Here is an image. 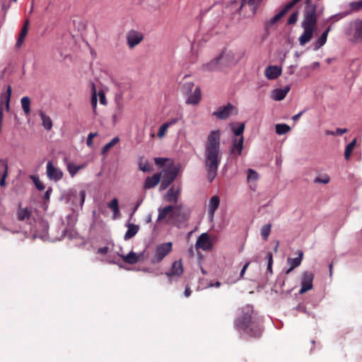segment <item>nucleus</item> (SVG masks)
Listing matches in <instances>:
<instances>
[{"label":"nucleus","mask_w":362,"mask_h":362,"mask_svg":"<svg viewBox=\"0 0 362 362\" xmlns=\"http://www.w3.org/2000/svg\"><path fill=\"white\" fill-rule=\"evenodd\" d=\"M119 142V138L118 136L114 137L110 142L107 143L101 149L102 154H106L111 148L115 146Z\"/></svg>","instance_id":"36"},{"label":"nucleus","mask_w":362,"mask_h":362,"mask_svg":"<svg viewBox=\"0 0 362 362\" xmlns=\"http://www.w3.org/2000/svg\"><path fill=\"white\" fill-rule=\"evenodd\" d=\"M172 249L173 244L171 242L158 245L156 247L154 254L151 258V262L152 264L160 262L172 251Z\"/></svg>","instance_id":"4"},{"label":"nucleus","mask_w":362,"mask_h":362,"mask_svg":"<svg viewBox=\"0 0 362 362\" xmlns=\"http://www.w3.org/2000/svg\"><path fill=\"white\" fill-rule=\"evenodd\" d=\"M52 192V187H49L47 190L46 191L45 195H44V199L49 200L50 197V194Z\"/></svg>","instance_id":"55"},{"label":"nucleus","mask_w":362,"mask_h":362,"mask_svg":"<svg viewBox=\"0 0 362 362\" xmlns=\"http://www.w3.org/2000/svg\"><path fill=\"white\" fill-rule=\"evenodd\" d=\"M91 106L93 107V110L95 115L97 114L96 112V108H97V103H98V97H97V92L95 87V85L93 84L92 86V95H91Z\"/></svg>","instance_id":"38"},{"label":"nucleus","mask_w":362,"mask_h":362,"mask_svg":"<svg viewBox=\"0 0 362 362\" xmlns=\"http://www.w3.org/2000/svg\"><path fill=\"white\" fill-rule=\"evenodd\" d=\"M11 93H12L11 87V86H8L7 87L6 93L3 96L7 111L9 110V104H10V100H11Z\"/></svg>","instance_id":"43"},{"label":"nucleus","mask_w":362,"mask_h":362,"mask_svg":"<svg viewBox=\"0 0 362 362\" xmlns=\"http://www.w3.org/2000/svg\"><path fill=\"white\" fill-rule=\"evenodd\" d=\"M300 0H292L288 3L284 8L269 21L265 23V26L269 28L276 23L291 8H292Z\"/></svg>","instance_id":"7"},{"label":"nucleus","mask_w":362,"mask_h":362,"mask_svg":"<svg viewBox=\"0 0 362 362\" xmlns=\"http://www.w3.org/2000/svg\"><path fill=\"white\" fill-rule=\"evenodd\" d=\"M86 166L85 164L81 165H76L74 163L69 162L66 165L67 170L70 174L71 177H74L77 173L81 169L84 168Z\"/></svg>","instance_id":"30"},{"label":"nucleus","mask_w":362,"mask_h":362,"mask_svg":"<svg viewBox=\"0 0 362 362\" xmlns=\"http://www.w3.org/2000/svg\"><path fill=\"white\" fill-rule=\"evenodd\" d=\"M193 86V83H187L185 84V87L187 88L189 90H191Z\"/></svg>","instance_id":"62"},{"label":"nucleus","mask_w":362,"mask_h":362,"mask_svg":"<svg viewBox=\"0 0 362 362\" xmlns=\"http://www.w3.org/2000/svg\"><path fill=\"white\" fill-rule=\"evenodd\" d=\"M107 206L112 210L115 216L119 214L117 199L114 198L110 202L107 204Z\"/></svg>","instance_id":"39"},{"label":"nucleus","mask_w":362,"mask_h":362,"mask_svg":"<svg viewBox=\"0 0 362 362\" xmlns=\"http://www.w3.org/2000/svg\"><path fill=\"white\" fill-rule=\"evenodd\" d=\"M98 96H99L100 103L102 105H105L107 104V100H106V98H105V94L101 90V91H100L98 93Z\"/></svg>","instance_id":"53"},{"label":"nucleus","mask_w":362,"mask_h":362,"mask_svg":"<svg viewBox=\"0 0 362 362\" xmlns=\"http://www.w3.org/2000/svg\"><path fill=\"white\" fill-rule=\"evenodd\" d=\"M177 175V172L176 170L165 171L160 185V190H164L167 189L170 185L175 180Z\"/></svg>","instance_id":"10"},{"label":"nucleus","mask_w":362,"mask_h":362,"mask_svg":"<svg viewBox=\"0 0 362 362\" xmlns=\"http://www.w3.org/2000/svg\"><path fill=\"white\" fill-rule=\"evenodd\" d=\"M290 90V86H286L284 88H276L271 93V98L276 101H280L285 98Z\"/></svg>","instance_id":"23"},{"label":"nucleus","mask_w":362,"mask_h":362,"mask_svg":"<svg viewBox=\"0 0 362 362\" xmlns=\"http://www.w3.org/2000/svg\"><path fill=\"white\" fill-rule=\"evenodd\" d=\"M139 169L143 172H149L151 170V167L147 161H146L144 163L140 162Z\"/></svg>","instance_id":"50"},{"label":"nucleus","mask_w":362,"mask_h":362,"mask_svg":"<svg viewBox=\"0 0 362 362\" xmlns=\"http://www.w3.org/2000/svg\"><path fill=\"white\" fill-rule=\"evenodd\" d=\"M139 226L134 224H129L128 230L124 235V239L128 240L134 237L139 231Z\"/></svg>","instance_id":"33"},{"label":"nucleus","mask_w":362,"mask_h":362,"mask_svg":"<svg viewBox=\"0 0 362 362\" xmlns=\"http://www.w3.org/2000/svg\"><path fill=\"white\" fill-rule=\"evenodd\" d=\"M160 173H155L151 177H147L144 183V189H151L156 187L160 181Z\"/></svg>","instance_id":"24"},{"label":"nucleus","mask_w":362,"mask_h":362,"mask_svg":"<svg viewBox=\"0 0 362 362\" xmlns=\"http://www.w3.org/2000/svg\"><path fill=\"white\" fill-rule=\"evenodd\" d=\"M218 57L221 64H222L223 70L225 68L235 65L239 61V58L236 57L235 53L230 50L223 51Z\"/></svg>","instance_id":"5"},{"label":"nucleus","mask_w":362,"mask_h":362,"mask_svg":"<svg viewBox=\"0 0 362 362\" xmlns=\"http://www.w3.org/2000/svg\"><path fill=\"white\" fill-rule=\"evenodd\" d=\"M178 121H179V119L176 117V118H171L169 120H168L166 122L163 123L160 127V128L158 129L157 136L159 139L163 138L165 136L168 129L170 127L176 124L178 122Z\"/></svg>","instance_id":"21"},{"label":"nucleus","mask_w":362,"mask_h":362,"mask_svg":"<svg viewBox=\"0 0 362 362\" xmlns=\"http://www.w3.org/2000/svg\"><path fill=\"white\" fill-rule=\"evenodd\" d=\"M192 291L189 286H187L185 291V296L189 297L191 295Z\"/></svg>","instance_id":"61"},{"label":"nucleus","mask_w":362,"mask_h":362,"mask_svg":"<svg viewBox=\"0 0 362 362\" xmlns=\"http://www.w3.org/2000/svg\"><path fill=\"white\" fill-rule=\"evenodd\" d=\"M243 136L232 140L231 146L230 148V152L232 155L236 156L241 155L243 148Z\"/></svg>","instance_id":"12"},{"label":"nucleus","mask_w":362,"mask_h":362,"mask_svg":"<svg viewBox=\"0 0 362 362\" xmlns=\"http://www.w3.org/2000/svg\"><path fill=\"white\" fill-rule=\"evenodd\" d=\"M322 12V9L318 10L317 6L313 0H305L303 19L301 23L303 33L298 39L301 46L306 45L313 38V34L317 29V18Z\"/></svg>","instance_id":"2"},{"label":"nucleus","mask_w":362,"mask_h":362,"mask_svg":"<svg viewBox=\"0 0 362 362\" xmlns=\"http://www.w3.org/2000/svg\"><path fill=\"white\" fill-rule=\"evenodd\" d=\"M281 74V69L278 66H269L265 69L264 75L269 80H274Z\"/></svg>","instance_id":"22"},{"label":"nucleus","mask_w":362,"mask_h":362,"mask_svg":"<svg viewBox=\"0 0 362 362\" xmlns=\"http://www.w3.org/2000/svg\"><path fill=\"white\" fill-rule=\"evenodd\" d=\"M244 129H245L244 124H241L240 127H238V128L234 129V131H233L234 134L238 136H240V137L243 136V133L244 132Z\"/></svg>","instance_id":"49"},{"label":"nucleus","mask_w":362,"mask_h":362,"mask_svg":"<svg viewBox=\"0 0 362 362\" xmlns=\"http://www.w3.org/2000/svg\"><path fill=\"white\" fill-rule=\"evenodd\" d=\"M181 192V187L173 185L168 191L165 199L169 202L177 203L178 197Z\"/></svg>","instance_id":"13"},{"label":"nucleus","mask_w":362,"mask_h":362,"mask_svg":"<svg viewBox=\"0 0 362 362\" xmlns=\"http://www.w3.org/2000/svg\"><path fill=\"white\" fill-rule=\"evenodd\" d=\"M272 228V224L267 223L261 228V235L264 240H267Z\"/></svg>","instance_id":"41"},{"label":"nucleus","mask_w":362,"mask_h":362,"mask_svg":"<svg viewBox=\"0 0 362 362\" xmlns=\"http://www.w3.org/2000/svg\"><path fill=\"white\" fill-rule=\"evenodd\" d=\"M314 279V274L312 272H304L301 277V288L299 291L300 294L305 293V292L313 288V281Z\"/></svg>","instance_id":"9"},{"label":"nucleus","mask_w":362,"mask_h":362,"mask_svg":"<svg viewBox=\"0 0 362 362\" xmlns=\"http://www.w3.org/2000/svg\"><path fill=\"white\" fill-rule=\"evenodd\" d=\"M184 272L182 261H175L173 262L171 269L165 272V275L170 279L173 276H180Z\"/></svg>","instance_id":"14"},{"label":"nucleus","mask_w":362,"mask_h":362,"mask_svg":"<svg viewBox=\"0 0 362 362\" xmlns=\"http://www.w3.org/2000/svg\"><path fill=\"white\" fill-rule=\"evenodd\" d=\"M356 144V139H354L351 142H350L345 148L344 151V158L348 160L350 158V156L354 151Z\"/></svg>","instance_id":"37"},{"label":"nucleus","mask_w":362,"mask_h":362,"mask_svg":"<svg viewBox=\"0 0 362 362\" xmlns=\"http://www.w3.org/2000/svg\"><path fill=\"white\" fill-rule=\"evenodd\" d=\"M247 182H252V181H257L259 179L258 173L252 170V169H248L247 171Z\"/></svg>","instance_id":"44"},{"label":"nucleus","mask_w":362,"mask_h":362,"mask_svg":"<svg viewBox=\"0 0 362 362\" xmlns=\"http://www.w3.org/2000/svg\"><path fill=\"white\" fill-rule=\"evenodd\" d=\"M233 110H235V107L228 103L226 106L220 107L213 115L219 119H226L232 114Z\"/></svg>","instance_id":"11"},{"label":"nucleus","mask_w":362,"mask_h":362,"mask_svg":"<svg viewBox=\"0 0 362 362\" xmlns=\"http://www.w3.org/2000/svg\"><path fill=\"white\" fill-rule=\"evenodd\" d=\"M107 252H108V248L107 247H100L98 250V253H99L100 255H105L107 253Z\"/></svg>","instance_id":"57"},{"label":"nucleus","mask_w":362,"mask_h":362,"mask_svg":"<svg viewBox=\"0 0 362 362\" xmlns=\"http://www.w3.org/2000/svg\"><path fill=\"white\" fill-rule=\"evenodd\" d=\"M252 310L247 308V311L243 313L235 321V327L237 329L243 331L250 337L259 338L263 329L259 320L252 317Z\"/></svg>","instance_id":"3"},{"label":"nucleus","mask_w":362,"mask_h":362,"mask_svg":"<svg viewBox=\"0 0 362 362\" xmlns=\"http://www.w3.org/2000/svg\"><path fill=\"white\" fill-rule=\"evenodd\" d=\"M126 38L128 47L133 49L144 40V35L138 30H130L127 33Z\"/></svg>","instance_id":"8"},{"label":"nucleus","mask_w":362,"mask_h":362,"mask_svg":"<svg viewBox=\"0 0 362 362\" xmlns=\"http://www.w3.org/2000/svg\"><path fill=\"white\" fill-rule=\"evenodd\" d=\"M28 25H29V21L26 20L19 35V37L18 38L16 45L20 46L22 42L24 40V38L25 37L28 30Z\"/></svg>","instance_id":"32"},{"label":"nucleus","mask_w":362,"mask_h":362,"mask_svg":"<svg viewBox=\"0 0 362 362\" xmlns=\"http://www.w3.org/2000/svg\"><path fill=\"white\" fill-rule=\"evenodd\" d=\"M298 257H288L287 259V264L289 266V268L286 271V274H288L291 271H293L295 268L298 267L300 264L303 257V252L300 250H298Z\"/></svg>","instance_id":"19"},{"label":"nucleus","mask_w":362,"mask_h":362,"mask_svg":"<svg viewBox=\"0 0 362 362\" xmlns=\"http://www.w3.org/2000/svg\"><path fill=\"white\" fill-rule=\"evenodd\" d=\"M202 98L201 90L199 87H197L193 93L188 97L186 103L189 105H197Z\"/></svg>","instance_id":"28"},{"label":"nucleus","mask_w":362,"mask_h":362,"mask_svg":"<svg viewBox=\"0 0 362 362\" xmlns=\"http://www.w3.org/2000/svg\"><path fill=\"white\" fill-rule=\"evenodd\" d=\"M211 247V244L209 240V237L207 233L201 234L197 238L196 243V248L197 249H202L204 250H210Z\"/></svg>","instance_id":"16"},{"label":"nucleus","mask_w":362,"mask_h":362,"mask_svg":"<svg viewBox=\"0 0 362 362\" xmlns=\"http://www.w3.org/2000/svg\"><path fill=\"white\" fill-rule=\"evenodd\" d=\"M32 179L33 180L35 187L38 190L42 191L45 188L44 184L40 180V179L37 177L33 176Z\"/></svg>","instance_id":"45"},{"label":"nucleus","mask_w":362,"mask_h":362,"mask_svg":"<svg viewBox=\"0 0 362 362\" xmlns=\"http://www.w3.org/2000/svg\"><path fill=\"white\" fill-rule=\"evenodd\" d=\"M97 136V133L90 132L87 137L86 144L89 147L93 146V139Z\"/></svg>","instance_id":"51"},{"label":"nucleus","mask_w":362,"mask_h":362,"mask_svg":"<svg viewBox=\"0 0 362 362\" xmlns=\"http://www.w3.org/2000/svg\"><path fill=\"white\" fill-rule=\"evenodd\" d=\"M350 6L352 9L359 11L362 8V0L351 3Z\"/></svg>","instance_id":"48"},{"label":"nucleus","mask_w":362,"mask_h":362,"mask_svg":"<svg viewBox=\"0 0 362 362\" xmlns=\"http://www.w3.org/2000/svg\"><path fill=\"white\" fill-rule=\"evenodd\" d=\"M202 70L205 71H222V64H221L218 57H216L211 62L203 64Z\"/></svg>","instance_id":"20"},{"label":"nucleus","mask_w":362,"mask_h":362,"mask_svg":"<svg viewBox=\"0 0 362 362\" xmlns=\"http://www.w3.org/2000/svg\"><path fill=\"white\" fill-rule=\"evenodd\" d=\"M315 182H320V183H323V184H327L329 182V177H327L326 178L323 179V180H321L320 178H316L315 179Z\"/></svg>","instance_id":"58"},{"label":"nucleus","mask_w":362,"mask_h":362,"mask_svg":"<svg viewBox=\"0 0 362 362\" xmlns=\"http://www.w3.org/2000/svg\"><path fill=\"white\" fill-rule=\"evenodd\" d=\"M204 156L206 178L209 182H212L217 176L218 168L222 160L219 130H213L209 134L204 146Z\"/></svg>","instance_id":"1"},{"label":"nucleus","mask_w":362,"mask_h":362,"mask_svg":"<svg viewBox=\"0 0 362 362\" xmlns=\"http://www.w3.org/2000/svg\"><path fill=\"white\" fill-rule=\"evenodd\" d=\"M22 109L25 115L30 113V100L28 96L23 97L21 100Z\"/></svg>","instance_id":"35"},{"label":"nucleus","mask_w":362,"mask_h":362,"mask_svg":"<svg viewBox=\"0 0 362 362\" xmlns=\"http://www.w3.org/2000/svg\"><path fill=\"white\" fill-rule=\"evenodd\" d=\"M8 176V165L5 160L0 159V186L5 187Z\"/></svg>","instance_id":"25"},{"label":"nucleus","mask_w":362,"mask_h":362,"mask_svg":"<svg viewBox=\"0 0 362 362\" xmlns=\"http://www.w3.org/2000/svg\"><path fill=\"white\" fill-rule=\"evenodd\" d=\"M249 264H250V262H247V263L243 266V269H242V270H241V272H240V278H243V276H244V274H245V271H246V269H247V267H248Z\"/></svg>","instance_id":"59"},{"label":"nucleus","mask_w":362,"mask_h":362,"mask_svg":"<svg viewBox=\"0 0 362 362\" xmlns=\"http://www.w3.org/2000/svg\"><path fill=\"white\" fill-rule=\"evenodd\" d=\"M79 197L81 198V204L83 205L86 198V192L84 190H81L79 192Z\"/></svg>","instance_id":"56"},{"label":"nucleus","mask_w":362,"mask_h":362,"mask_svg":"<svg viewBox=\"0 0 362 362\" xmlns=\"http://www.w3.org/2000/svg\"><path fill=\"white\" fill-rule=\"evenodd\" d=\"M272 264H273V262H270L268 263L267 264V272H269V273H272Z\"/></svg>","instance_id":"64"},{"label":"nucleus","mask_w":362,"mask_h":362,"mask_svg":"<svg viewBox=\"0 0 362 362\" xmlns=\"http://www.w3.org/2000/svg\"><path fill=\"white\" fill-rule=\"evenodd\" d=\"M266 258L268 261V263L270 264V262H273V255L271 252H268L267 253V256H266Z\"/></svg>","instance_id":"60"},{"label":"nucleus","mask_w":362,"mask_h":362,"mask_svg":"<svg viewBox=\"0 0 362 362\" xmlns=\"http://www.w3.org/2000/svg\"><path fill=\"white\" fill-rule=\"evenodd\" d=\"M31 216V211L28 208L19 207L17 211V217L19 221H24L30 218Z\"/></svg>","instance_id":"31"},{"label":"nucleus","mask_w":362,"mask_h":362,"mask_svg":"<svg viewBox=\"0 0 362 362\" xmlns=\"http://www.w3.org/2000/svg\"><path fill=\"white\" fill-rule=\"evenodd\" d=\"M167 160H168V159L165 158H154L155 163L160 166H163V165H165Z\"/></svg>","instance_id":"52"},{"label":"nucleus","mask_w":362,"mask_h":362,"mask_svg":"<svg viewBox=\"0 0 362 362\" xmlns=\"http://www.w3.org/2000/svg\"><path fill=\"white\" fill-rule=\"evenodd\" d=\"M219 204L220 199L218 196L214 195L211 198L209 204V216L211 218H214L215 211L218 208Z\"/></svg>","instance_id":"27"},{"label":"nucleus","mask_w":362,"mask_h":362,"mask_svg":"<svg viewBox=\"0 0 362 362\" xmlns=\"http://www.w3.org/2000/svg\"><path fill=\"white\" fill-rule=\"evenodd\" d=\"M327 35L325 33H322L319 39L315 43V49L317 50L322 47L327 42Z\"/></svg>","instance_id":"42"},{"label":"nucleus","mask_w":362,"mask_h":362,"mask_svg":"<svg viewBox=\"0 0 362 362\" xmlns=\"http://www.w3.org/2000/svg\"><path fill=\"white\" fill-rule=\"evenodd\" d=\"M115 103L116 107L115 110V114L112 116V119L114 122H117V120L121 119L122 115L124 110V104L122 102V95H117L115 97Z\"/></svg>","instance_id":"18"},{"label":"nucleus","mask_w":362,"mask_h":362,"mask_svg":"<svg viewBox=\"0 0 362 362\" xmlns=\"http://www.w3.org/2000/svg\"><path fill=\"white\" fill-rule=\"evenodd\" d=\"M298 12H294L293 13L290 17L288 18V23L289 25H293V24H295L298 20Z\"/></svg>","instance_id":"47"},{"label":"nucleus","mask_w":362,"mask_h":362,"mask_svg":"<svg viewBox=\"0 0 362 362\" xmlns=\"http://www.w3.org/2000/svg\"><path fill=\"white\" fill-rule=\"evenodd\" d=\"M354 33L352 41L354 43L362 42V20L356 19L353 22Z\"/></svg>","instance_id":"15"},{"label":"nucleus","mask_w":362,"mask_h":362,"mask_svg":"<svg viewBox=\"0 0 362 362\" xmlns=\"http://www.w3.org/2000/svg\"><path fill=\"white\" fill-rule=\"evenodd\" d=\"M40 115L45 129L47 130H50L52 127V122L51 118L42 111L40 112Z\"/></svg>","instance_id":"34"},{"label":"nucleus","mask_w":362,"mask_h":362,"mask_svg":"<svg viewBox=\"0 0 362 362\" xmlns=\"http://www.w3.org/2000/svg\"><path fill=\"white\" fill-rule=\"evenodd\" d=\"M178 211H180L179 208L174 207L171 205L167 206L162 209H159L158 221H160L165 219L170 214L171 216H175Z\"/></svg>","instance_id":"17"},{"label":"nucleus","mask_w":362,"mask_h":362,"mask_svg":"<svg viewBox=\"0 0 362 362\" xmlns=\"http://www.w3.org/2000/svg\"><path fill=\"white\" fill-rule=\"evenodd\" d=\"M46 175L47 178L53 182H58L63 178V171L55 166L52 161H48L46 165Z\"/></svg>","instance_id":"6"},{"label":"nucleus","mask_w":362,"mask_h":362,"mask_svg":"<svg viewBox=\"0 0 362 362\" xmlns=\"http://www.w3.org/2000/svg\"><path fill=\"white\" fill-rule=\"evenodd\" d=\"M119 256L124 262L130 264H134L139 261L141 255H137L134 252H130L126 255H120Z\"/></svg>","instance_id":"29"},{"label":"nucleus","mask_w":362,"mask_h":362,"mask_svg":"<svg viewBox=\"0 0 362 362\" xmlns=\"http://www.w3.org/2000/svg\"><path fill=\"white\" fill-rule=\"evenodd\" d=\"M347 132H348V130L346 128H344V129L337 128L336 129V131L334 132V134H335V136L342 135L343 134L346 133Z\"/></svg>","instance_id":"54"},{"label":"nucleus","mask_w":362,"mask_h":362,"mask_svg":"<svg viewBox=\"0 0 362 362\" xmlns=\"http://www.w3.org/2000/svg\"><path fill=\"white\" fill-rule=\"evenodd\" d=\"M180 209V211H177V213L175 214V216H171L172 217L175 218H177L179 221H183L187 218V215L185 213L182 212V209L180 206H177Z\"/></svg>","instance_id":"46"},{"label":"nucleus","mask_w":362,"mask_h":362,"mask_svg":"<svg viewBox=\"0 0 362 362\" xmlns=\"http://www.w3.org/2000/svg\"><path fill=\"white\" fill-rule=\"evenodd\" d=\"M290 130V127L286 124H278L276 125V133L279 135L286 134Z\"/></svg>","instance_id":"40"},{"label":"nucleus","mask_w":362,"mask_h":362,"mask_svg":"<svg viewBox=\"0 0 362 362\" xmlns=\"http://www.w3.org/2000/svg\"><path fill=\"white\" fill-rule=\"evenodd\" d=\"M303 112H299L298 114H297V115H294V116L293 117V119L294 121L298 120V119L300 118V117L303 115Z\"/></svg>","instance_id":"63"},{"label":"nucleus","mask_w":362,"mask_h":362,"mask_svg":"<svg viewBox=\"0 0 362 362\" xmlns=\"http://www.w3.org/2000/svg\"><path fill=\"white\" fill-rule=\"evenodd\" d=\"M262 0H242L240 10H241L244 6L248 5L250 7V10L252 16H255L258 10V8Z\"/></svg>","instance_id":"26"}]
</instances>
